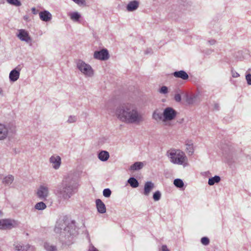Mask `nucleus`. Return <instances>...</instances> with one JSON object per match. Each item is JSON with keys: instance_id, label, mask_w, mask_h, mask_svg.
Masks as SVG:
<instances>
[{"instance_id": "obj_1", "label": "nucleus", "mask_w": 251, "mask_h": 251, "mask_svg": "<svg viewBox=\"0 0 251 251\" xmlns=\"http://www.w3.org/2000/svg\"><path fill=\"white\" fill-rule=\"evenodd\" d=\"M117 118L126 124L139 125L144 120V117L134 104L126 103L118 106L115 111Z\"/></svg>"}, {"instance_id": "obj_2", "label": "nucleus", "mask_w": 251, "mask_h": 251, "mask_svg": "<svg viewBox=\"0 0 251 251\" xmlns=\"http://www.w3.org/2000/svg\"><path fill=\"white\" fill-rule=\"evenodd\" d=\"M167 154L170 161L173 164L182 165L185 167L187 165L188 159L185 153L179 150H171Z\"/></svg>"}, {"instance_id": "obj_3", "label": "nucleus", "mask_w": 251, "mask_h": 251, "mask_svg": "<svg viewBox=\"0 0 251 251\" xmlns=\"http://www.w3.org/2000/svg\"><path fill=\"white\" fill-rule=\"evenodd\" d=\"M62 185L64 188H77L79 186L77 176L70 174L65 176L62 180Z\"/></svg>"}, {"instance_id": "obj_4", "label": "nucleus", "mask_w": 251, "mask_h": 251, "mask_svg": "<svg viewBox=\"0 0 251 251\" xmlns=\"http://www.w3.org/2000/svg\"><path fill=\"white\" fill-rule=\"evenodd\" d=\"M76 67L85 76L92 77L94 75V70L92 67L82 60L76 61Z\"/></svg>"}, {"instance_id": "obj_5", "label": "nucleus", "mask_w": 251, "mask_h": 251, "mask_svg": "<svg viewBox=\"0 0 251 251\" xmlns=\"http://www.w3.org/2000/svg\"><path fill=\"white\" fill-rule=\"evenodd\" d=\"M18 226V222L14 220L5 219L0 220V229L3 230L11 229Z\"/></svg>"}, {"instance_id": "obj_6", "label": "nucleus", "mask_w": 251, "mask_h": 251, "mask_svg": "<svg viewBox=\"0 0 251 251\" xmlns=\"http://www.w3.org/2000/svg\"><path fill=\"white\" fill-rule=\"evenodd\" d=\"M176 116V112L173 108L168 107L166 108L163 113V121H172L175 118Z\"/></svg>"}, {"instance_id": "obj_7", "label": "nucleus", "mask_w": 251, "mask_h": 251, "mask_svg": "<svg viewBox=\"0 0 251 251\" xmlns=\"http://www.w3.org/2000/svg\"><path fill=\"white\" fill-rule=\"evenodd\" d=\"M74 193L73 189H57L56 192L57 196L63 200L69 199Z\"/></svg>"}, {"instance_id": "obj_8", "label": "nucleus", "mask_w": 251, "mask_h": 251, "mask_svg": "<svg viewBox=\"0 0 251 251\" xmlns=\"http://www.w3.org/2000/svg\"><path fill=\"white\" fill-rule=\"evenodd\" d=\"M94 58L100 60H106L109 58V55L107 49H103L94 53Z\"/></svg>"}, {"instance_id": "obj_9", "label": "nucleus", "mask_w": 251, "mask_h": 251, "mask_svg": "<svg viewBox=\"0 0 251 251\" xmlns=\"http://www.w3.org/2000/svg\"><path fill=\"white\" fill-rule=\"evenodd\" d=\"M49 162L55 170H58L61 164V158L57 155H53L49 159Z\"/></svg>"}, {"instance_id": "obj_10", "label": "nucleus", "mask_w": 251, "mask_h": 251, "mask_svg": "<svg viewBox=\"0 0 251 251\" xmlns=\"http://www.w3.org/2000/svg\"><path fill=\"white\" fill-rule=\"evenodd\" d=\"M18 37L22 41L28 42L31 41V38L28 33L24 29L19 30V33L17 35Z\"/></svg>"}, {"instance_id": "obj_11", "label": "nucleus", "mask_w": 251, "mask_h": 251, "mask_svg": "<svg viewBox=\"0 0 251 251\" xmlns=\"http://www.w3.org/2000/svg\"><path fill=\"white\" fill-rule=\"evenodd\" d=\"M96 204L97 210L100 213L103 214L106 212L105 205L101 200L97 199L96 200Z\"/></svg>"}, {"instance_id": "obj_12", "label": "nucleus", "mask_w": 251, "mask_h": 251, "mask_svg": "<svg viewBox=\"0 0 251 251\" xmlns=\"http://www.w3.org/2000/svg\"><path fill=\"white\" fill-rule=\"evenodd\" d=\"M39 14L41 20L44 22L50 21L52 18L51 14L47 10L41 11L39 12Z\"/></svg>"}, {"instance_id": "obj_13", "label": "nucleus", "mask_w": 251, "mask_h": 251, "mask_svg": "<svg viewBox=\"0 0 251 251\" xmlns=\"http://www.w3.org/2000/svg\"><path fill=\"white\" fill-rule=\"evenodd\" d=\"M173 75L175 77L181 78L183 80H187L189 78L188 75L183 70L176 71Z\"/></svg>"}, {"instance_id": "obj_14", "label": "nucleus", "mask_w": 251, "mask_h": 251, "mask_svg": "<svg viewBox=\"0 0 251 251\" xmlns=\"http://www.w3.org/2000/svg\"><path fill=\"white\" fill-rule=\"evenodd\" d=\"M13 246L14 250L17 251H27L30 248V245L28 244L23 245L18 242L15 243Z\"/></svg>"}, {"instance_id": "obj_15", "label": "nucleus", "mask_w": 251, "mask_h": 251, "mask_svg": "<svg viewBox=\"0 0 251 251\" xmlns=\"http://www.w3.org/2000/svg\"><path fill=\"white\" fill-rule=\"evenodd\" d=\"M139 3L137 0L130 1L126 6L128 11L131 12L136 10L139 7Z\"/></svg>"}, {"instance_id": "obj_16", "label": "nucleus", "mask_w": 251, "mask_h": 251, "mask_svg": "<svg viewBox=\"0 0 251 251\" xmlns=\"http://www.w3.org/2000/svg\"><path fill=\"white\" fill-rule=\"evenodd\" d=\"M8 133L7 127L3 124H0V140H3L6 138Z\"/></svg>"}, {"instance_id": "obj_17", "label": "nucleus", "mask_w": 251, "mask_h": 251, "mask_svg": "<svg viewBox=\"0 0 251 251\" xmlns=\"http://www.w3.org/2000/svg\"><path fill=\"white\" fill-rule=\"evenodd\" d=\"M20 76V71L16 69L12 70L9 74V79L10 81L15 82L17 80Z\"/></svg>"}, {"instance_id": "obj_18", "label": "nucleus", "mask_w": 251, "mask_h": 251, "mask_svg": "<svg viewBox=\"0 0 251 251\" xmlns=\"http://www.w3.org/2000/svg\"><path fill=\"white\" fill-rule=\"evenodd\" d=\"M36 194L40 199L45 200L49 195L48 189H38Z\"/></svg>"}, {"instance_id": "obj_19", "label": "nucleus", "mask_w": 251, "mask_h": 251, "mask_svg": "<svg viewBox=\"0 0 251 251\" xmlns=\"http://www.w3.org/2000/svg\"><path fill=\"white\" fill-rule=\"evenodd\" d=\"M98 157L100 160L104 162L108 159L109 153L106 151H101L99 153Z\"/></svg>"}, {"instance_id": "obj_20", "label": "nucleus", "mask_w": 251, "mask_h": 251, "mask_svg": "<svg viewBox=\"0 0 251 251\" xmlns=\"http://www.w3.org/2000/svg\"><path fill=\"white\" fill-rule=\"evenodd\" d=\"M198 95L197 94H192L186 96V101L189 104H192L197 101Z\"/></svg>"}, {"instance_id": "obj_21", "label": "nucleus", "mask_w": 251, "mask_h": 251, "mask_svg": "<svg viewBox=\"0 0 251 251\" xmlns=\"http://www.w3.org/2000/svg\"><path fill=\"white\" fill-rule=\"evenodd\" d=\"M74 227V226L73 225H69L67 227H64V230L69 233L71 236H75L77 234V231Z\"/></svg>"}, {"instance_id": "obj_22", "label": "nucleus", "mask_w": 251, "mask_h": 251, "mask_svg": "<svg viewBox=\"0 0 251 251\" xmlns=\"http://www.w3.org/2000/svg\"><path fill=\"white\" fill-rule=\"evenodd\" d=\"M70 19L75 22H79L80 18H81L80 14L77 12H74L69 14Z\"/></svg>"}, {"instance_id": "obj_23", "label": "nucleus", "mask_w": 251, "mask_h": 251, "mask_svg": "<svg viewBox=\"0 0 251 251\" xmlns=\"http://www.w3.org/2000/svg\"><path fill=\"white\" fill-rule=\"evenodd\" d=\"M14 180V176L12 175H8L5 176L2 181V183L4 184L5 186H8L11 184Z\"/></svg>"}, {"instance_id": "obj_24", "label": "nucleus", "mask_w": 251, "mask_h": 251, "mask_svg": "<svg viewBox=\"0 0 251 251\" xmlns=\"http://www.w3.org/2000/svg\"><path fill=\"white\" fill-rule=\"evenodd\" d=\"M127 183L133 188L137 187L139 185L138 180L133 177H130L127 180Z\"/></svg>"}, {"instance_id": "obj_25", "label": "nucleus", "mask_w": 251, "mask_h": 251, "mask_svg": "<svg viewBox=\"0 0 251 251\" xmlns=\"http://www.w3.org/2000/svg\"><path fill=\"white\" fill-rule=\"evenodd\" d=\"M143 167V163L141 162H136L130 166V170L135 171L139 170Z\"/></svg>"}, {"instance_id": "obj_26", "label": "nucleus", "mask_w": 251, "mask_h": 251, "mask_svg": "<svg viewBox=\"0 0 251 251\" xmlns=\"http://www.w3.org/2000/svg\"><path fill=\"white\" fill-rule=\"evenodd\" d=\"M221 180V178L219 176H215L214 177H211L209 178L208 180V184L210 185H213L215 183L219 182Z\"/></svg>"}, {"instance_id": "obj_27", "label": "nucleus", "mask_w": 251, "mask_h": 251, "mask_svg": "<svg viewBox=\"0 0 251 251\" xmlns=\"http://www.w3.org/2000/svg\"><path fill=\"white\" fill-rule=\"evenodd\" d=\"M174 184L177 188H181L184 185L182 179L179 178L175 179L174 181Z\"/></svg>"}, {"instance_id": "obj_28", "label": "nucleus", "mask_w": 251, "mask_h": 251, "mask_svg": "<svg viewBox=\"0 0 251 251\" xmlns=\"http://www.w3.org/2000/svg\"><path fill=\"white\" fill-rule=\"evenodd\" d=\"M186 149L190 155H192L194 153V149L193 144L191 142H188L186 144Z\"/></svg>"}, {"instance_id": "obj_29", "label": "nucleus", "mask_w": 251, "mask_h": 251, "mask_svg": "<svg viewBox=\"0 0 251 251\" xmlns=\"http://www.w3.org/2000/svg\"><path fill=\"white\" fill-rule=\"evenodd\" d=\"M34 207L36 209L42 210L46 208V205L44 202L41 201L37 203Z\"/></svg>"}, {"instance_id": "obj_30", "label": "nucleus", "mask_w": 251, "mask_h": 251, "mask_svg": "<svg viewBox=\"0 0 251 251\" xmlns=\"http://www.w3.org/2000/svg\"><path fill=\"white\" fill-rule=\"evenodd\" d=\"M44 248L47 251H56V247L55 246L50 245L48 243L44 244Z\"/></svg>"}, {"instance_id": "obj_31", "label": "nucleus", "mask_w": 251, "mask_h": 251, "mask_svg": "<svg viewBox=\"0 0 251 251\" xmlns=\"http://www.w3.org/2000/svg\"><path fill=\"white\" fill-rule=\"evenodd\" d=\"M163 117V115L158 112L156 110L154 111L153 113L152 118L156 121L162 120Z\"/></svg>"}, {"instance_id": "obj_32", "label": "nucleus", "mask_w": 251, "mask_h": 251, "mask_svg": "<svg viewBox=\"0 0 251 251\" xmlns=\"http://www.w3.org/2000/svg\"><path fill=\"white\" fill-rule=\"evenodd\" d=\"M6 1L10 4L16 6H20L22 5L21 2L19 0H6Z\"/></svg>"}, {"instance_id": "obj_33", "label": "nucleus", "mask_w": 251, "mask_h": 251, "mask_svg": "<svg viewBox=\"0 0 251 251\" xmlns=\"http://www.w3.org/2000/svg\"><path fill=\"white\" fill-rule=\"evenodd\" d=\"M161 196V192L157 190L153 195V199L155 201H158L160 199Z\"/></svg>"}, {"instance_id": "obj_34", "label": "nucleus", "mask_w": 251, "mask_h": 251, "mask_svg": "<svg viewBox=\"0 0 251 251\" xmlns=\"http://www.w3.org/2000/svg\"><path fill=\"white\" fill-rule=\"evenodd\" d=\"M77 120V117L76 116L71 115L69 117L67 122L69 124H72L75 123Z\"/></svg>"}, {"instance_id": "obj_35", "label": "nucleus", "mask_w": 251, "mask_h": 251, "mask_svg": "<svg viewBox=\"0 0 251 251\" xmlns=\"http://www.w3.org/2000/svg\"><path fill=\"white\" fill-rule=\"evenodd\" d=\"M201 244L204 246L208 245L210 242L209 239L206 237L201 238Z\"/></svg>"}, {"instance_id": "obj_36", "label": "nucleus", "mask_w": 251, "mask_h": 251, "mask_svg": "<svg viewBox=\"0 0 251 251\" xmlns=\"http://www.w3.org/2000/svg\"><path fill=\"white\" fill-rule=\"evenodd\" d=\"M154 187V183L151 181H149L146 182L144 188H153Z\"/></svg>"}, {"instance_id": "obj_37", "label": "nucleus", "mask_w": 251, "mask_h": 251, "mask_svg": "<svg viewBox=\"0 0 251 251\" xmlns=\"http://www.w3.org/2000/svg\"><path fill=\"white\" fill-rule=\"evenodd\" d=\"M159 92L163 94H167L168 92V87L165 86L161 87L159 90Z\"/></svg>"}, {"instance_id": "obj_38", "label": "nucleus", "mask_w": 251, "mask_h": 251, "mask_svg": "<svg viewBox=\"0 0 251 251\" xmlns=\"http://www.w3.org/2000/svg\"><path fill=\"white\" fill-rule=\"evenodd\" d=\"M75 3L79 5L86 6V2L85 0H72Z\"/></svg>"}, {"instance_id": "obj_39", "label": "nucleus", "mask_w": 251, "mask_h": 251, "mask_svg": "<svg viewBox=\"0 0 251 251\" xmlns=\"http://www.w3.org/2000/svg\"><path fill=\"white\" fill-rule=\"evenodd\" d=\"M111 194V191L110 189H103V195L106 197L108 198Z\"/></svg>"}, {"instance_id": "obj_40", "label": "nucleus", "mask_w": 251, "mask_h": 251, "mask_svg": "<svg viewBox=\"0 0 251 251\" xmlns=\"http://www.w3.org/2000/svg\"><path fill=\"white\" fill-rule=\"evenodd\" d=\"M246 78L249 85H251V74H249L246 75Z\"/></svg>"}, {"instance_id": "obj_41", "label": "nucleus", "mask_w": 251, "mask_h": 251, "mask_svg": "<svg viewBox=\"0 0 251 251\" xmlns=\"http://www.w3.org/2000/svg\"><path fill=\"white\" fill-rule=\"evenodd\" d=\"M174 99L177 102H180L181 100V97L179 94H176Z\"/></svg>"}, {"instance_id": "obj_42", "label": "nucleus", "mask_w": 251, "mask_h": 251, "mask_svg": "<svg viewBox=\"0 0 251 251\" xmlns=\"http://www.w3.org/2000/svg\"><path fill=\"white\" fill-rule=\"evenodd\" d=\"M88 251H99L92 244L89 245Z\"/></svg>"}, {"instance_id": "obj_43", "label": "nucleus", "mask_w": 251, "mask_h": 251, "mask_svg": "<svg viewBox=\"0 0 251 251\" xmlns=\"http://www.w3.org/2000/svg\"><path fill=\"white\" fill-rule=\"evenodd\" d=\"M232 76L233 77H238L239 76V74L235 71H231Z\"/></svg>"}, {"instance_id": "obj_44", "label": "nucleus", "mask_w": 251, "mask_h": 251, "mask_svg": "<svg viewBox=\"0 0 251 251\" xmlns=\"http://www.w3.org/2000/svg\"><path fill=\"white\" fill-rule=\"evenodd\" d=\"M151 189H144L143 194L146 196H148Z\"/></svg>"}, {"instance_id": "obj_45", "label": "nucleus", "mask_w": 251, "mask_h": 251, "mask_svg": "<svg viewBox=\"0 0 251 251\" xmlns=\"http://www.w3.org/2000/svg\"><path fill=\"white\" fill-rule=\"evenodd\" d=\"M208 42L210 45H213L216 43V41L214 39H211L208 41Z\"/></svg>"}, {"instance_id": "obj_46", "label": "nucleus", "mask_w": 251, "mask_h": 251, "mask_svg": "<svg viewBox=\"0 0 251 251\" xmlns=\"http://www.w3.org/2000/svg\"><path fill=\"white\" fill-rule=\"evenodd\" d=\"M220 106L219 104L217 103H215L214 104V108L216 110H219Z\"/></svg>"}, {"instance_id": "obj_47", "label": "nucleus", "mask_w": 251, "mask_h": 251, "mask_svg": "<svg viewBox=\"0 0 251 251\" xmlns=\"http://www.w3.org/2000/svg\"><path fill=\"white\" fill-rule=\"evenodd\" d=\"M162 251H170V250L168 249L166 245H163L162 246Z\"/></svg>"}, {"instance_id": "obj_48", "label": "nucleus", "mask_w": 251, "mask_h": 251, "mask_svg": "<svg viewBox=\"0 0 251 251\" xmlns=\"http://www.w3.org/2000/svg\"><path fill=\"white\" fill-rule=\"evenodd\" d=\"M31 10H32L33 14H37V11L36 10V9L35 7L32 8Z\"/></svg>"}, {"instance_id": "obj_49", "label": "nucleus", "mask_w": 251, "mask_h": 251, "mask_svg": "<svg viewBox=\"0 0 251 251\" xmlns=\"http://www.w3.org/2000/svg\"><path fill=\"white\" fill-rule=\"evenodd\" d=\"M59 228H60V229H62V227H59ZM58 229H59V227H57V226H56V227H55V231L56 232H58V231H58Z\"/></svg>"}, {"instance_id": "obj_50", "label": "nucleus", "mask_w": 251, "mask_h": 251, "mask_svg": "<svg viewBox=\"0 0 251 251\" xmlns=\"http://www.w3.org/2000/svg\"><path fill=\"white\" fill-rule=\"evenodd\" d=\"M39 188L42 189V188H46L44 187L43 186H40Z\"/></svg>"}, {"instance_id": "obj_51", "label": "nucleus", "mask_w": 251, "mask_h": 251, "mask_svg": "<svg viewBox=\"0 0 251 251\" xmlns=\"http://www.w3.org/2000/svg\"><path fill=\"white\" fill-rule=\"evenodd\" d=\"M149 52H150V51H149V50H147L146 51V53H149Z\"/></svg>"}]
</instances>
